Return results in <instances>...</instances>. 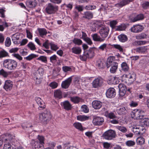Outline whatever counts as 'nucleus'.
Wrapping results in <instances>:
<instances>
[{"mask_svg":"<svg viewBox=\"0 0 149 149\" xmlns=\"http://www.w3.org/2000/svg\"><path fill=\"white\" fill-rule=\"evenodd\" d=\"M143 15L142 14H140L135 17L132 21L133 22H135L138 21L142 20L143 19Z\"/></svg>","mask_w":149,"mask_h":149,"instance_id":"nucleus-35","label":"nucleus"},{"mask_svg":"<svg viewBox=\"0 0 149 149\" xmlns=\"http://www.w3.org/2000/svg\"><path fill=\"white\" fill-rule=\"evenodd\" d=\"M93 40L95 41H98L100 42L104 41V39H103L101 37L98 36L97 34L95 33L92 34L91 35Z\"/></svg>","mask_w":149,"mask_h":149,"instance_id":"nucleus-22","label":"nucleus"},{"mask_svg":"<svg viewBox=\"0 0 149 149\" xmlns=\"http://www.w3.org/2000/svg\"><path fill=\"white\" fill-rule=\"evenodd\" d=\"M104 121V120L103 117L94 116L93 120V123L95 125H100L103 124Z\"/></svg>","mask_w":149,"mask_h":149,"instance_id":"nucleus-10","label":"nucleus"},{"mask_svg":"<svg viewBox=\"0 0 149 149\" xmlns=\"http://www.w3.org/2000/svg\"><path fill=\"white\" fill-rule=\"evenodd\" d=\"M125 77L130 79H131L132 81H134L135 79V74L133 72L126 74L125 75Z\"/></svg>","mask_w":149,"mask_h":149,"instance_id":"nucleus-37","label":"nucleus"},{"mask_svg":"<svg viewBox=\"0 0 149 149\" xmlns=\"http://www.w3.org/2000/svg\"><path fill=\"white\" fill-rule=\"evenodd\" d=\"M12 139V137H11V134H7L5 136V137L3 139L4 141L6 142H9Z\"/></svg>","mask_w":149,"mask_h":149,"instance_id":"nucleus-52","label":"nucleus"},{"mask_svg":"<svg viewBox=\"0 0 149 149\" xmlns=\"http://www.w3.org/2000/svg\"><path fill=\"white\" fill-rule=\"evenodd\" d=\"M40 120L44 123H47L51 119L52 116L49 111H46L40 115Z\"/></svg>","mask_w":149,"mask_h":149,"instance_id":"nucleus-3","label":"nucleus"},{"mask_svg":"<svg viewBox=\"0 0 149 149\" xmlns=\"http://www.w3.org/2000/svg\"><path fill=\"white\" fill-rule=\"evenodd\" d=\"M134 43L135 44L141 45L145 44L146 43V42L144 41H135L134 42Z\"/></svg>","mask_w":149,"mask_h":149,"instance_id":"nucleus-62","label":"nucleus"},{"mask_svg":"<svg viewBox=\"0 0 149 149\" xmlns=\"http://www.w3.org/2000/svg\"><path fill=\"white\" fill-rule=\"evenodd\" d=\"M136 142L138 145H142L145 143V139L142 136H139L136 139Z\"/></svg>","mask_w":149,"mask_h":149,"instance_id":"nucleus-28","label":"nucleus"},{"mask_svg":"<svg viewBox=\"0 0 149 149\" xmlns=\"http://www.w3.org/2000/svg\"><path fill=\"white\" fill-rule=\"evenodd\" d=\"M134 0H121L120 1L115 5L117 7H122L125 5L128 4L130 2H132Z\"/></svg>","mask_w":149,"mask_h":149,"instance_id":"nucleus-15","label":"nucleus"},{"mask_svg":"<svg viewBox=\"0 0 149 149\" xmlns=\"http://www.w3.org/2000/svg\"><path fill=\"white\" fill-rule=\"evenodd\" d=\"M79 58L81 60L83 61H86L87 58H88L86 52H85L82 55H81L79 56Z\"/></svg>","mask_w":149,"mask_h":149,"instance_id":"nucleus-49","label":"nucleus"},{"mask_svg":"<svg viewBox=\"0 0 149 149\" xmlns=\"http://www.w3.org/2000/svg\"><path fill=\"white\" fill-rule=\"evenodd\" d=\"M108 48V45L106 43H103L98 48L99 50L102 51L107 50Z\"/></svg>","mask_w":149,"mask_h":149,"instance_id":"nucleus-43","label":"nucleus"},{"mask_svg":"<svg viewBox=\"0 0 149 149\" xmlns=\"http://www.w3.org/2000/svg\"><path fill=\"white\" fill-rule=\"evenodd\" d=\"M54 95L59 99L61 98L62 97V92L60 90H57L54 91Z\"/></svg>","mask_w":149,"mask_h":149,"instance_id":"nucleus-29","label":"nucleus"},{"mask_svg":"<svg viewBox=\"0 0 149 149\" xmlns=\"http://www.w3.org/2000/svg\"><path fill=\"white\" fill-rule=\"evenodd\" d=\"M136 52L139 53H144L147 52V46H143L137 47L135 49Z\"/></svg>","mask_w":149,"mask_h":149,"instance_id":"nucleus-21","label":"nucleus"},{"mask_svg":"<svg viewBox=\"0 0 149 149\" xmlns=\"http://www.w3.org/2000/svg\"><path fill=\"white\" fill-rule=\"evenodd\" d=\"M144 27L142 25L138 24L134 25L130 29V30L132 32L139 33L141 32L143 29Z\"/></svg>","mask_w":149,"mask_h":149,"instance_id":"nucleus-9","label":"nucleus"},{"mask_svg":"<svg viewBox=\"0 0 149 149\" xmlns=\"http://www.w3.org/2000/svg\"><path fill=\"white\" fill-rule=\"evenodd\" d=\"M11 44V41L10 38L9 37H7L6 39L5 42V45L7 47H9Z\"/></svg>","mask_w":149,"mask_h":149,"instance_id":"nucleus-48","label":"nucleus"},{"mask_svg":"<svg viewBox=\"0 0 149 149\" xmlns=\"http://www.w3.org/2000/svg\"><path fill=\"white\" fill-rule=\"evenodd\" d=\"M103 80L101 77H98L94 79L92 82V86L94 88H96L101 86L102 85Z\"/></svg>","mask_w":149,"mask_h":149,"instance_id":"nucleus-7","label":"nucleus"},{"mask_svg":"<svg viewBox=\"0 0 149 149\" xmlns=\"http://www.w3.org/2000/svg\"><path fill=\"white\" fill-rule=\"evenodd\" d=\"M143 111H138L135 113L132 112L131 114L132 117L134 119H141L143 117L142 115H141L140 113Z\"/></svg>","mask_w":149,"mask_h":149,"instance_id":"nucleus-14","label":"nucleus"},{"mask_svg":"<svg viewBox=\"0 0 149 149\" xmlns=\"http://www.w3.org/2000/svg\"><path fill=\"white\" fill-rule=\"evenodd\" d=\"M116 136L115 131L111 130L107 131L102 135L104 138L107 140H111L115 138Z\"/></svg>","mask_w":149,"mask_h":149,"instance_id":"nucleus-4","label":"nucleus"},{"mask_svg":"<svg viewBox=\"0 0 149 149\" xmlns=\"http://www.w3.org/2000/svg\"><path fill=\"white\" fill-rule=\"evenodd\" d=\"M104 116L107 118H109L110 119H115L117 118L116 114L114 112H109L108 111H106L104 112Z\"/></svg>","mask_w":149,"mask_h":149,"instance_id":"nucleus-17","label":"nucleus"},{"mask_svg":"<svg viewBox=\"0 0 149 149\" xmlns=\"http://www.w3.org/2000/svg\"><path fill=\"white\" fill-rule=\"evenodd\" d=\"M42 77L40 75H36L34 77V80L36 82V83L37 84H39L41 82Z\"/></svg>","mask_w":149,"mask_h":149,"instance_id":"nucleus-33","label":"nucleus"},{"mask_svg":"<svg viewBox=\"0 0 149 149\" xmlns=\"http://www.w3.org/2000/svg\"><path fill=\"white\" fill-rule=\"evenodd\" d=\"M81 108L82 111L85 113H87L88 112L89 109L88 107L86 105H82Z\"/></svg>","mask_w":149,"mask_h":149,"instance_id":"nucleus-61","label":"nucleus"},{"mask_svg":"<svg viewBox=\"0 0 149 149\" xmlns=\"http://www.w3.org/2000/svg\"><path fill=\"white\" fill-rule=\"evenodd\" d=\"M75 9L78 10L79 12H80L83 11L84 8L82 6L76 5Z\"/></svg>","mask_w":149,"mask_h":149,"instance_id":"nucleus-55","label":"nucleus"},{"mask_svg":"<svg viewBox=\"0 0 149 149\" xmlns=\"http://www.w3.org/2000/svg\"><path fill=\"white\" fill-rule=\"evenodd\" d=\"M86 52L88 58H91L94 56V51L93 49H90Z\"/></svg>","mask_w":149,"mask_h":149,"instance_id":"nucleus-30","label":"nucleus"},{"mask_svg":"<svg viewBox=\"0 0 149 149\" xmlns=\"http://www.w3.org/2000/svg\"><path fill=\"white\" fill-rule=\"evenodd\" d=\"M93 14L91 12L87 11L84 12L83 17L84 18L89 19L93 17Z\"/></svg>","mask_w":149,"mask_h":149,"instance_id":"nucleus-20","label":"nucleus"},{"mask_svg":"<svg viewBox=\"0 0 149 149\" xmlns=\"http://www.w3.org/2000/svg\"><path fill=\"white\" fill-rule=\"evenodd\" d=\"M97 66L99 68H104L105 64L103 61H102L101 60H98L96 63Z\"/></svg>","mask_w":149,"mask_h":149,"instance_id":"nucleus-36","label":"nucleus"},{"mask_svg":"<svg viewBox=\"0 0 149 149\" xmlns=\"http://www.w3.org/2000/svg\"><path fill=\"white\" fill-rule=\"evenodd\" d=\"M38 30L40 36L42 38H44L47 34L46 29L44 28H38Z\"/></svg>","mask_w":149,"mask_h":149,"instance_id":"nucleus-25","label":"nucleus"},{"mask_svg":"<svg viewBox=\"0 0 149 149\" xmlns=\"http://www.w3.org/2000/svg\"><path fill=\"white\" fill-rule=\"evenodd\" d=\"M73 125L75 128L80 131H83L84 130L81 124L79 123H75L73 124Z\"/></svg>","mask_w":149,"mask_h":149,"instance_id":"nucleus-31","label":"nucleus"},{"mask_svg":"<svg viewBox=\"0 0 149 149\" xmlns=\"http://www.w3.org/2000/svg\"><path fill=\"white\" fill-rule=\"evenodd\" d=\"M37 60L40 61L45 63H47V58L46 56H40L37 58Z\"/></svg>","mask_w":149,"mask_h":149,"instance_id":"nucleus-54","label":"nucleus"},{"mask_svg":"<svg viewBox=\"0 0 149 149\" xmlns=\"http://www.w3.org/2000/svg\"><path fill=\"white\" fill-rule=\"evenodd\" d=\"M121 66L122 70L125 72L128 71L129 69V67L125 62H123L121 65Z\"/></svg>","mask_w":149,"mask_h":149,"instance_id":"nucleus-39","label":"nucleus"},{"mask_svg":"<svg viewBox=\"0 0 149 149\" xmlns=\"http://www.w3.org/2000/svg\"><path fill=\"white\" fill-rule=\"evenodd\" d=\"M61 105L66 110L69 111L71 110L72 108V105L68 100L64 101L61 103Z\"/></svg>","mask_w":149,"mask_h":149,"instance_id":"nucleus-13","label":"nucleus"},{"mask_svg":"<svg viewBox=\"0 0 149 149\" xmlns=\"http://www.w3.org/2000/svg\"><path fill=\"white\" fill-rule=\"evenodd\" d=\"M117 111L119 115L125 114L127 112L126 108L124 107H122L117 109Z\"/></svg>","mask_w":149,"mask_h":149,"instance_id":"nucleus-27","label":"nucleus"},{"mask_svg":"<svg viewBox=\"0 0 149 149\" xmlns=\"http://www.w3.org/2000/svg\"><path fill=\"white\" fill-rule=\"evenodd\" d=\"M146 35L144 33H141L136 36V38L137 39H144L146 38Z\"/></svg>","mask_w":149,"mask_h":149,"instance_id":"nucleus-44","label":"nucleus"},{"mask_svg":"<svg viewBox=\"0 0 149 149\" xmlns=\"http://www.w3.org/2000/svg\"><path fill=\"white\" fill-rule=\"evenodd\" d=\"M73 42L75 44L78 45H81L82 43V41L80 39L74 38L73 40Z\"/></svg>","mask_w":149,"mask_h":149,"instance_id":"nucleus-41","label":"nucleus"},{"mask_svg":"<svg viewBox=\"0 0 149 149\" xmlns=\"http://www.w3.org/2000/svg\"><path fill=\"white\" fill-rule=\"evenodd\" d=\"M78 120L84 121L88 119L89 117L85 115H79L77 116Z\"/></svg>","mask_w":149,"mask_h":149,"instance_id":"nucleus-34","label":"nucleus"},{"mask_svg":"<svg viewBox=\"0 0 149 149\" xmlns=\"http://www.w3.org/2000/svg\"><path fill=\"white\" fill-rule=\"evenodd\" d=\"M3 149H16L11 146L9 142H6L4 145Z\"/></svg>","mask_w":149,"mask_h":149,"instance_id":"nucleus-38","label":"nucleus"},{"mask_svg":"<svg viewBox=\"0 0 149 149\" xmlns=\"http://www.w3.org/2000/svg\"><path fill=\"white\" fill-rule=\"evenodd\" d=\"M141 125L145 126H149V118H144L141 120Z\"/></svg>","mask_w":149,"mask_h":149,"instance_id":"nucleus-32","label":"nucleus"},{"mask_svg":"<svg viewBox=\"0 0 149 149\" xmlns=\"http://www.w3.org/2000/svg\"><path fill=\"white\" fill-rule=\"evenodd\" d=\"M112 46L119 50L120 52H122L123 51V48L122 47L119 45L113 44L112 45Z\"/></svg>","mask_w":149,"mask_h":149,"instance_id":"nucleus-58","label":"nucleus"},{"mask_svg":"<svg viewBox=\"0 0 149 149\" xmlns=\"http://www.w3.org/2000/svg\"><path fill=\"white\" fill-rule=\"evenodd\" d=\"M35 101L39 106L38 109L41 110L45 108L46 105L44 102L39 97H36L35 98Z\"/></svg>","mask_w":149,"mask_h":149,"instance_id":"nucleus-11","label":"nucleus"},{"mask_svg":"<svg viewBox=\"0 0 149 149\" xmlns=\"http://www.w3.org/2000/svg\"><path fill=\"white\" fill-rule=\"evenodd\" d=\"M125 144L128 146H132L135 145V143L134 141L129 140L127 141L125 143Z\"/></svg>","mask_w":149,"mask_h":149,"instance_id":"nucleus-59","label":"nucleus"},{"mask_svg":"<svg viewBox=\"0 0 149 149\" xmlns=\"http://www.w3.org/2000/svg\"><path fill=\"white\" fill-rule=\"evenodd\" d=\"M27 46L32 50H35L36 49V48L35 45L32 42H29Z\"/></svg>","mask_w":149,"mask_h":149,"instance_id":"nucleus-47","label":"nucleus"},{"mask_svg":"<svg viewBox=\"0 0 149 149\" xmlns=\"http://www.w3.org/2000/svg\"><path fill=\"white\" fill-rule=\"evenodd\" d=\"M19 33H15L13 34L12 36V39L13 41L19 40Z\"/></svg>","mask_w":149,"mask_h":149,"instance_id":"nucleus-51","label":"nucleus"},{"mask_svg":"<svg viewBox=\"0 0 149 149\" xmlns=\"http://www.w3.org/2000/svg\"><path fill=\"white\" fill-rule=\"evenodd\" d=\"M106 65L107 68L110 67L118 68V63L113 60V57H109L107 60Z\"/></svg>","mask_w":149,"mask_h":149,"instance_id":"nucleus-6","label":"nucleus"},{"mask_svg":"<svg viewBox=\"0 0 149 149\" xmlns=\"http://www.w3.org/2000/svg\"><path fill=\"white\" fill-rule=\"evenodd\" d=\"M142 6L144 9L149 8V1H145L142 4Z\"/></svg>","mask_w":149,"mask_h":149,"instance_id":"nucleus-57","label":"nucleus"},{"mask_svg":"<svg viewBox=\"0 0 149 149\" xmlns=\"http://www.w3.org/2000/svg\"><path fill=\"white\" fill-rule=\"evenodd\" d=\"M4 67L9 70H15L18 66V63L16 61L11 59L5 60L3 62Z\"/></svg>","mask_w":149,"mask_h":149,"instance_id":"nucleus-1","label":"nucleus"},{"mask_svg":"<svg viewBox=\"0 0 149 149\" xmlns=\"http://www.w3.org/2000/svg\"><path fill=\"white\" fill-rule=\"evenodd\" d=\"M13 87V82L10 80H7L5 81L3 88L6 91H10Z\"/></svg>","mask_w":149,"mask_h":149,"instance_id":"nucleus-8","label":"nucleus"},{"mask_svg":"<svg viewBox=\"0 0 149 149\" xmlns=\"http://www.w3.org/2000/svg\"><path fill=\"white\" fill-rule=\"evenodd\" d=\"M127 90V88L126 86L124 87L123 88L119 90V94L121 96H124Z\"/></svg>","mask_w":149,"mask_h":149,"instance_id":"nucleus-42","label":"nucleus"},{"mask_svg":"<svg viewBox=\"0 0 149 149\" xmlns=\"http://www.w3.org/2000/svg\"><path fill=\"white\" fill-rule=\"evenodd\" d=\"M36 57V55L32 54L26 57V60H30L32 59L33 58H35Z\"/></svg>","mask_w":149,"mask_h":149,"instance_id":"nucleus-64","label":"nucleus"},{"mask_svg":"<svg viewBox=\"0 0 149 149\" xmlns=\"http://www.w3.org/2000/svg\"><path fill=\"white\" fill-rule=\"evenodd\" d=\"M72 81V77H71L62 82L61 84L62 87L64 88H67L70 85Z\"/></svg>","mask_w":149,"mask_h":149,"instance_id":"nucleus-16","label":"nucleus"},{"mask_svg":"<svg viewBox=\"0 0 149 149\" xmlns=\"http://www.w3.org/2000/svg\"><path fill=\"white\" fill-rule=\"evenodd\" d=\"M62 68L63 70L65 72L68 71H71L72 70L71 68L70 67L68 66H64Z\"/></svg>","mask_w":149,"mask_h":149,"instance_id":"nucleus-56","label":"nucleus"},{"mask_svg":"<svg viewBox=\"0 0 149 149\" xmlns=\"http://www.w3.org/2000/svg\"><path fill=\"white\" fill-rule=\"evenodd\" d=\"M116 128L121 132L125 133L127 131V129L126 127L123 126H117Z\"/></svg>","mask_w":149,"mask_h":149,"instance_id":"nucleus-53","label":"nucleus"},{"mask_svg":"<svg viewBox=\"0 0 149 149\" xmlns=\"http://www.w3.org/2000/svg\"><path fill=\"white\" fill-rule=\"evenodd\" d=\"M58 6L49 3L46 5L45 8V12L48 15L55 14L58 10Z\"/></svg>","mask_w":149,"mask_h":149,"instance_id":"nucleus-2","label":"nucleus"},{"mask_svg":"<svg viewBox=\"0 0 149 149\" xmlns=\"http://www.w3.org/2000/svg\"><path fill=\"white\" fill-rule=\"evenodd\" d=\"M70 100L74 103L78 104L80 102L81 99V98L77 96L70 97Z\"/></svg>","mask_w":149,"mask_h":149,"instance_id":"nucleus-24","label":"nucleus"},{"mask_svg":"<svg viewBox=\"0 0 149 149\" xmlns=\"http://www.w3.org/2000/svg\"><path fill=\"white\" fill-rule=\"evenodd\" d=\"M49 45L50 46L51 49L53 51H56L59 48L57 45L54 44L53 42H51L50 43Z\"/></svg>","mask_w":149,"mask_h":149,"instance_id":"nucleus-45","label":"nucleus"},{"mask_svg":"<svg viewBox=\"0 0 149 149\" xmlns=\"http://www.w3.org/2000/svg\"><path fill=\"white\" fill-rule=\"evenodd\" d=\"M116 95V92L115 89L113 88H109L106 92L107 97L109 98H112L115 97Z\"/></svg>","mask_w":149,"mask_h":149,"instance_id":"nucleus-12","label":"nucleus"},{"mask_svg":"<svg viewBox=\"0 0 149 149\" xmlns=\"http://www.w3.org/2000/svg\"><path fill=\"white\" fill-rule=\"evenodd\" d=\"M92 105L93 107L95 109H100L101 107L102 103L99 101L95 100L93 102Z\"/></svg>","mask_w":149,"mask_h":149,"instance_id":"nucleus-19","label":"nucleus"},{"mask_svg":"<svg viewBox=\"0 0 149 149\" xmlns=\"http://www.w3.org/2000/svg\"><path fill=\"white\" fill-rule=\"evenodd\" d=\"M8 55V53L4 50L0 51V58L4 57Z\"/></svg>","mask_w":149,"mask_h":149,"instance_id":"nucleus-46","label":"nucleus"},{"mask_svg":"<svg viewBox=\"0 0 149 149\" xmlns=\"http://www.w3.org/2000/svg\"><path fill=\"white\" fill-rule=\"evenodd\" d=\"M57 58L56 55H54L50 57V61L52 63H55L57 61Z\"/></svg>","mask_w":149,"mask_h":149,"instance_id":"nucleus-50","label":"nucleus"},{"mask_svg":"<svg viewBox=\"0 0 149 149\" xmlns=\"http://www.w3.org/2000/svg\"><path fill=\"white\" fill-rule=\"evenodd\" d=\"M126 28V26L125 24L121 25L116 26V31H124Z\"/></svg>","mask_w":149,"mask_h":149,"instance_id":"nucleus-40","label":"nucleus"},{"mask_svg":"<svg viewBox=\"0 0 149 149\" xmlns=\"http://www.w3.org/2000/svg\"><path fill=\"white\" fill-rule=\"evenodd\" d=\"M109 28L108 27L104 26L102 27L99 30V33L101 37L104 39V41L109 34Z\"/></svg>","mask_w":149,"mask_h":149,"instance_id":"nucleus-5","label":"nucleus"},{"mask_svg":"<svg viewBox=\"0 0 149 149\" xmlns=\"http://www.w3.org/2000/svg\"><path fill=\"white\" fill-rule=\"evenodd\" d=\"M49 86L53 89L56 88L58 86V84L55 82H53L49 84Z\"/></svg>","mask_w":149,"mask_h":149,"instance_id":"nucleus-63","label":"nucleus"},{"mask_svg":"<svg viewBox=\"0 0 149 149\" xmlns=\"http://www.w3.org/2000/svg\"><path fill=\"white\" fill-rule=\"evenodd\" d=\"M118 22L116 20H112L110 22V25L112 29L114 28Z\"/></svg>","mask_w":149,"mask_h":149,"instance_id":"nucleus-60","label":"nucleus"},{"mask_svg":"<svg viewBox=\"0 0 149 149\" xmlns=\"http://www.w3.org/2000/svg\"><path fill=\"white\" fill-rule=\"evenodd\" d=\"M72 52L76 54H80L82 51L81 49L79 47H75L71 49Z\"/></svg>","mask_w":149,"mask_h":149,"instance_id":"nucleus-23","label":"nucleus"},{"mask_svg":"<svg viewBox=\"0 0 149 149\" xmlns=\"http://www.w3.org/2000/svg\"><path fill=\"white\" fill-rule=\"evenodd\" d=\"M119 40L122 42H125L127 40V38L126 35L121 34L118 36Z\"/></svg>","mask_w":149,"mask_h":149,"instance_id":"nucleus-26","label":"nucleus"},{"mask_svg":"<svg viewBox=\"0 0 149 149\" xmlns=\"http://www.w3.org/2000/svg\"><path fill=\"white\" fill-rule=\"evenodd\" d=\"M26 5L30 8L35 7L37 5L36 0H28L26 2Z\"/></svg>","mask_w":149,"mask_h":149,"instance_id":"nucleus-18","label":"nucleus"}]
</instances>
